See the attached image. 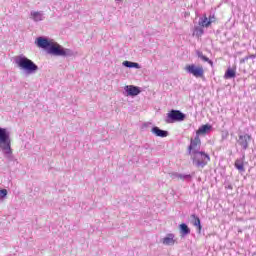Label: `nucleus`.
Wrapping results in <instances>:
<instances>
[{
  "label": "nucleus",
  "instance_id": "nucleus-17",
  "mask_svg": "<svg viewBox=\"0 0 256 256\" xmlns=\"http://www.w3.org/2000/svg\"><path fill=\"white\" fill-rule=\"evenodd\" d=\"M191 219H193V225H194V227H197V229H198L199 231H201V229H202V226H201V219H199L198 216L195 215V214H192V215H191Z\"/></svg>",
  "mask_w": 256,
  "mask_h": 256
},
{
  "label": "nucleus",
  "instance_id": "nucleus-28",
  "mask_svg": "<svg viewBox=\"0 0 256 256\" xmlns=\"http://www.w3.org/2000/svg\"><path fill=\"white\" fill-rule=\"evenodd\" d=\"M125 91H126L127 95H129V86L125 87Z\"/></svg>",
  "mask_w": 256,
  "mask_h": 256
},
{
  "label": "nucleus",
  "instance_id": "nucleus-5",
  "mask_svg": "<svg viewBox=\"0 0 256 256\" xmlns=\"http://www.w3.org/2000/svg\"><path fill=\"white\" fill-rule=\"evenodd\" d=\"M48 53L57 57H67L71 53V50L63 48V46L54 41L48 49Z\"/></svg>",
  "mask_w": 256,
  "mask_h": 256
},
{
  "label": "nucleus",
  "instance_id": "nucleus-20",
  "mask_svg": "<svg viewBox=\"0 0 256 256\" xmlns=\"http://www.w3.org/2000/svg\"><path fill=\"white\" fill-rule=\"evenodd\" d=\"M203 33H205L203 26H195L194 27V35H196V37H202Z\"/></svg>",
  "mask_w": 256,
  "mask_h": 256
},
{
  "label": "nucleus",
  "instance_id": "nucleus-29",
  "mask_svg": "<svg viewBox=\"0 0 256 256\" xmlns=\"http://www.w3.org/2000/svg\"><path fill=\"white\" fill-rule=\"evenodd\" d=\"M210 17H211V21L215 22V15L214 14L210 15Z\"/></svg>",
  "mask_w": 256,
  "mask_h": 256
},
{
  "label": "nucleus",
  "instance_id": "nucleus-3",
  "mask_svg": "<svg viewBox=\"0 0 256 256\" xmlns=\"http://www.w3.org/2000/svg\"><path fill=\"white\" fill-rule=\"evenodd\" d=\"M18 67L20 69H23L24 71H27L28 73H35L39 70V67L37 64H35L32 60H30L27 57H22L17 61Z\"/></svg>",
  "mask_w": 256,
  "mask_h": 256
},
{
  "label": "nucleus",
  "instance_id": "nucleus-13",
  "mask_svg": "<svg viewBox=\"0 0 256 256\" xmlns=\"http://www.w3.org/2000/svg\"><path fill=\"white\" fill-rule=\"evenodd\" d=\"M211 23H213V20H211V16H209V18H207V15H204L203 17L199 18V22L198 25L200 27H209L211 25Z\"/></svg>",
  "mask_w": 256,
  "mask_h": 256
},
{
  "label": "nucleus",
  "instance_id": "nucleus-12",
  "mask_svg": "<svg viewBox=\"0 0 256 256\" xmlns=\"http://www.w3.org/2000/svg\"><path fill=\"white\" fill-rule=\"evenodd\" d=\"M245 154H243L242 158L237 159L234 163L235 169H237L240 173H245Z\"/></svg>",
  "mask_w": 256,
  "mask_h": 256
},
{
  "label": "nucleus",
  "instance_id": "nucleus-23",
  "mask_svg": "<svg viewBox=\"0 0 256 256\" xmlns=\"http://www.w3.org/2000/svg\"><path fill=\"white\" fill-rule=\"evenodd\" d=\"M181 181H191L192 176L190 174H180Z\"/></svg>",
  "mask_w": 256,
  "mask_h": 256
},
{
  "label": "nucleus",
  "instance_id": "nucleus-25",
  "mask_svg": "<svg viewBox=\"0 0 256 256\" xmlns=\"http://www.w3.org/2000/svg\"><path fill=\"white\" fill-rule=\"evenodd\" d=\"M181 173L173 172L170 174L171 179H179Z\"/></svg>",
  "mask_w": 256,
  "mask_h": 256
},
{
  "label": "nucleus",
  "instance_id": "nucleus-15",
  "mask_svg": "<svg viewBox=\"0 0 256 256\" xmlns=\"http://www.w3.org/2000/svg\"><path fill=\"white\" fill-rule=\"evenodd\" d=\"M163 245H175V235L174 234H167L166 237L162 239Z\"/></svg>",
  "mask_w": 256,
  "mask_h": 256
},
{
  "label": "nucleus",
  "instance_id": "nucleus-30",
  "mask_svg": "<svg viewBox=\"0 0 256 256\" xmlns=\"http://www.w3.org/2000/svg\"><path fill=\"white\" fill-rule=\"evenodd\" d=\"M116 1H122V0H116Z\"/></svg>",
  "mask_w": 256,
  "mask_h": 256
},
{
  "label": "nucleus",
  "instance_id": "nucleus-2",
  "mask_svg": "<svg viewBox=\"0 0 256 256\" xmlns=\"http://www.w3.org/2000/svg\"><path fill=\"white\" fill-rule=\"evenodd\" d=\"M190 155L193 165H195V167H201V169L206 167L209 161H211L209 154L205 153L204 151L195 152L194 154Z\"/></svg>",
  "mask_w": 256,
  "mask_h": 256
},
{
  "label": "nucleus",
  "instance_id": "nucleus-21",
  "mask_svg": "<svg viewBox=\"0 0 256 256\" xmlns=\"http://www.w3.org/2000/svg\"><path fill=\"white\" fill-rule=\"evenodd\" d=\"M197 55L199 57V59H201L202 61H205V63H209V65L213 66V61L211 59H209L207 56L203 55V52H197Z\"/></svg>",
  "mask_w": 256,
  "mask_h": 256
},
{
  "label": "nucleus",
  "instance_id": "nucleus-4",
  "mask_svg": "<svg viewBox=\"0 0 256 256\" xmlns=\"http://www.w3.org/2000/svg\"><path fill=\"white\" fill-rule=\"evenodd\" d=\"M184 119H187V115H185V113L181 112L180 110L172 109L169 113H167L165 123H181Z\"/></svg>",
  "mask_w": 256,
  "mask_h": 256
},
{
  "label": "nucleus",
  "instance_id": "nucleus-19",
  "mask_svg": "<svg viewBox=\"0 0 256 256\" xmlns=\"http://www.w3.org/2000/svg\"><path fill=\"white\" fill-rule=\"evenodd\" d=\"M33 21H43V12H31Z\"/></svg>",
  "mask_w": 256,
  "mask_h": 256
},
{
  "label": "nucleus",
  "instance_id": "nucleus-10",
  "mask_svg": "<svg viewBox=\"0 0 256 256\" xmlns=\"http://www.w3.org/2000/svg\"><path fill=\"white\" fill-rule=\"evenodd\" d=\"M151 133L153 135H155V137H169V131L167 130H162L161 128L157 127V126H153L151 129Z\"/></svg>",
  "mask_w": 256,
  "mask_h": 256
},
{
  "label": "nucleus",
  "instance_id": "nucleus-18",
  "mask_svg": "<svg viewBox=\"0 0 256 256\" xmlns=\"http://www.w3.org/2000/svg\"><path fill=\"white\" fill-rule=\"evenodd\" d=\"M237 73L235 72V70L231 69V68H228L225 72V75L224 77L226 79H235Z\"/></svg>",
  "mask_w": 256,
  "mask_h": 256
},
{
  "label": "nucleus",
  "instance_id": "nucleus-26",
  "mask_svg": "<svg viewBox=\"0 0 256 256\" xmlns=\"http://www.w3.org/2000/svg\"><path fill=\"white\" fill-rule=\"evenodd\" d=\"M123 66H124V67H129V61H124V62H123Z\"/></svg>",
  "mask_w": 256,
  "mask_h": 256
},
{
  "label": "nucleus",
  "instance_id": "nucleus-8",
  "mask_svg": "<svg viewBox=\"0 0 256 256\" xmlns=\"http://www.w3.org/2000/svg\"><path fill=\"white\" fill-rule=\"evenodd\" d=\"M237 143L242 147L243 151H247L249 149V143H251V135H239Z\"/></svg>",
  "mask_w": 256,
  "mask_h": 256
},
{
  "label": "nucleus",
  "instance_id": "nucleus-9",
  "mask_svg": "<svg viewBox=\"0 0 256 256\" xmlns=\"http://www.w3.org/2000/svg\"><path fill=\"white\" fill-rule=\"evenodd\" d=\"M53 40H48L43 37H38L36 39V45L37 47H40V49H50L51 45H53Z\"/></svg>",
  "mask_w": 256,
  "mask_h": 256
},
{
  "label": "nucleus",
  "instance_id": "nucleus-27",
  "mask_svg": "<svg viewBox=\"0 0 256 256\" xmlns=\"http://www.w3.org/2000/svg\"><path fill=\"white\" fill-rule=\"evenodd\" d=\"M149 125H151V122H146L143 124V127H149Z\"/></svg>",
  "mask_w": 256,
  "mask_h": 256
},
{
  "label": "nucleus",
  "instance_id": "nucleus-22",
  "mask_svg": "<svg viewBox=\"0 0 256 256\" xmlns=\"http://www.w3.org/2000/svg\"><path fill=\"white\" fill-rule=\"evenodd\" d=\"M129 69H141V64L137 62H129Z\"/></svg>",
  "mask_w": 256,
  "mask_h": 256
},
{
  "label": "nucleus",
  "instance_id": "nucleus-1",
  "mask_svg": "<svg viewBox=\"0 0 256 256\" xmlns=\"http://www.w3.org/2000/svg\"><path fill=\"white\" fill-rule=\"evenodd\" d=\"M0 149H2L4 155H11L13 153L11 149V137L7 128H0Z\"/></svg>",
  "mask_w": 256,
  "mask_h": 256
},
{
  "label": "nucleus",
  "instance_id": "nucleus-24",
  "mask_svg": "<svg viewBox=\"0 0 256 256\" xmlns=\"http://www.w3.org/2000/svg\"><path fill=\"white\" fill-rule=\"evenodd\" d=\"M0 197L1 199H5V197H7V189L0 190Z\"/></svg>",
  "mask_w": 256,
  "mask_h": 256
},
{
  "label": "nucleus",
  "instance_id": "nucleus-14",
  "mask_svg": "<svg viewBox=\"0 0 256 256\" xmlns=\"http://www.w3.org/2000/svg\"><path fill=\"white\" fill-rule=\"evenodd\" d=\"M179 229L181 237H187V235L191 234V228L185 223L180 224Z\"/></svg>",
  "mask_w": 256,
  "mask_h": 256
},
{
  "label": "nucleus",
  "instance_id": "nucleus-11",
  "mask_svg": "<svg viewBox=\"0 0 256 256\" xmlns=\"http://www.w3.org/2000/svg\"><path fill=\"white\" fill-rule=\"evenodd\" d=\"M213 130V126L211 124H204L199 127V129L196 131V135L199 137V135H207L208 133H211Z\"/></svg>",
  "mask_w": 256,
  "mask_h": 256
},
{
  "label": "nucleus",
  "instance_id": "nucleus-16",
  "mask_svg": "<svg viewBox=\"0 0 256 256\" xmlns=\"http://www.w3.org/2000/svg\"><path fill=\"white\" fill-rule=\"evenodd\" d=\"M141 93V88L139 86L130 85L129 86V97H137Z\"/></svg>",
  "mask_w": 256,
  "mask_h": 256
},
{
  "label": "nucleus",
  "instance_id": "nucleus-7",
  "mask_svg": "<svg viewBox=\"0 0 256 256\" xmlns=\"http://www.w3.org/2000/svg\"><path fill=\"white\" fill-rule=\"evenodd\" d=\"M201 152V138L196 135L194 138L190 140V145L188 147L189 155H193L195 153Z\"/></svg>",
  "mask_w": 256,
  "mask_h": 256
},
{
  "label": "nucleus",
  "instance_id": "nucleus-6",
  "mask_svg": "<svg viewBox=\"0 0 256 256\" xmlns=\"http://www.w3.org/2000/svg\"><path fill=\"white\" fill-rule=\"evenodd\" d=\"M185 71L188 75H192L196 79H203V77H205V70L203 69V66L190 64L185 67Z\"/></svg>",
  "mask_w": 256,
  "mask_h": 256
}]
</instances>
